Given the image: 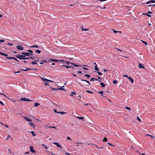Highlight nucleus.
I'll return each instance as SVG.
<instances>
[{
  "label": "nucleus",
  "instance_id": "f257e3e1",
  "mask_svg": "<svg viewBox=\"0 0 155 155\" xmlns=\"http://www.w3.org/2000/svg\"><path fill=\"white\" fill-rule=\"evenodd\" d=\"M25 56L24 55H16V57L20 59L21 60H25Z\"/></svg>",
  "mask_w": 155,
  "mask_h": 155
},
{
  "label": "nucleus",
  "instance_id": "f03ea898",
  "mask_svg": "<svg viewBox=\"0 0 155 155\" xmlns=\"http://www.w3.org/2000/svg\"><path fill=\"white\" fill-rule=\"evenodd\" d=\"M19 101H31V100L29 99L28 98H26L21 97L20 98V100Z\"/></svg>",
  "mask_w": 155,
  "mask_h": 155
},
{
  "label": "nucleus",
  "instance_id": "7ed1b4c3",
  "mask_svg": "<svg viewBox=\"0 0 155 155\" xmlns=\"http://www.w3.org/2000/svg\"><path fill=\"white\" fill-rule=\"evenodd\" d=\"M21 54L27 56L33 55V54L28 52H22Z\"/></svg>",
  "mask_w": 155,
  "mask_h": 155
},
{
  "label": "nucleus",
  "instance_id": "20e7f679",
  "mask_svg": "<svg viewBox=\"0 0 155 155\" xmlns=\"http://www.w3.org/2000/svg\"><path fill=\"white\" fill-rule=\"evenodd\" d=\"M41 79L43 81H48V82H53V83L54 82L53 81H52L51 80H48V79L45 78H43L42 77H41Z\"/></svg>",
  "mask_w": 155,
  "mask_h": 155
},
{
  "label": "nucleus",
  "instance_id": "39448f33",
  "mask_svg": "<svg viewBox=\"0 0 155 155\" xmlns=\"http://www.w3.org/2000/svg\"><path fill=\"white\" fill-rule=\"evenodd\" d=\"M16 48L19 50H24L23 47L21 45H18L16 46Z\"/></svg>",
  "mask_w": 155,
  "mask_h": 155
},
{
  "label": "nucleus",
  "instance_id": "423d86ee",
  "mask_svg": "<svg viewBox=\"0 0 155 155\" xmlns=\"http://www.w3.org/2000/svg\"><path fill=\"white\" fill-rule=\"evenodd\" d=\"M24 118L28 121H32V120L31 119H30L28 117H22Z\"/></svg>",
  "mask_w": 155,
  "mask_h": 155
},
{
  "label": "nucleus",
  "instance_id": "0eeeda50",
  "mask_svg": "<svg viewBox=\"0 0 155 155\" xmlns=\"http://www.w3.org/2000/svg\"><path fill=\"white\" fill-rule=\"evenodd\" d=\"M50 60L51 61H55V62H58V61L61 62V61H62V62H65V61H64L63 60H56V59H51Z\"/></svg>",
  "mask_w": 155,
  "mask_h": 155
},
{
  "label": "nucleus",
  "instance_id": "6e6552de",
  "mask_svg": "<svg viewBox=\"0 0 155 155\" xmlns=\"http://www.w3.org/2000/svg\"><path fill=\"white\" fill-rule=\"evenodd\" d=\"M30 151L32 153H35V150L34 149V147L32 146H31L30 147Z\"/></svg>",
  "mask_w": 155,
  "mask_h": 155
},
{
  "label": "nucleus",
  "instance_id": "1a4fd4ad",
  "mask_svg": "<svg viewBox=\"0 0 155 155\" xmlns=\"http://www.w3.org/2000/svg\"><path fill=\"white\" fill-rule=\"evenodd\" d=\"M138 67L139 68H142L144 69L145 68L143 66L141 63H139L138 64Z\"/></svg>",
  "mask_w": 155,
  "mask_h": 155
},
{
  "label": "nucleus",
  "instance_id": "9d476101",
  "mask_svg": "<svg viewBox=\"0 0 155 155\" xmlns=\"http://www.w3.org/2000/svg\"><path fill=\"white\" fill-rule=\"evenodd\" d=\"M94 80H95L96 81H98L99 82L101 81L97 79L96 78H91L90 80V81H94Z\"/></svg>",
  "mask_w": 155,
  "mask_h": 155
},
{
  "label": "nucleus",
  "instance_id": "9b49d317",
  "mask_svg": "<svg viewBox=\"0 0 155 155\" xmlns=\"http://www.w3.org/2000/svg\"><path fill=\"white\" fill-rule=\"evenodd\" d=\"M53 144L56 145L58 147H60L61 149H62V147L58 143H54Z\"/></svg>",
  "mask_w": 155,
  "mask_h": 155
},
{
  "label": "nucleus",
  "instance_id": "f8f14e48",
  "mask_svg": "<svg viewBox=\"0 0 155 155\" xmlns=\"http://www.w3.org/2000/svg\"><path fill=\"white\" fill-rule=\"evenodd\" d=\"M98 92L100 93V94H101V95L103 96V97H105L106 98V97L105 96H104V92H103V91H98Z\"/></svg>",
  "mask_w": 155,
  "mask_h": 155
},
{
  "label": "nucleus",
  "instance_id": "ddd939ff",
  "mask_svg": "<svg viewBox=\"0 0 155 155\" xmlns=\"http://www.w3.org/2000/svg\"><path fill=\"white\" fill-rule=\"evenodd\" d=\"M26 68V69H20L23 71H28V70H30L32 69H31V68Z\"/></svg>",
  "mask_w": 155,
  "mask_h": 155
},
{
  "label": "nucleus",
  "instance_id": "4468645a",
  "mask_svg": "<svg viewBox=\"0 0 155 155\" xmlns=\"http://www.w3.org/2000/svg\"><path fill=\"white\" fill-rule=\"evenodd\" d=\"M128 78L131 81L132 83H134V80L133 79H132L131 77H128Z\"/></svg>",
  "mask_w": 155,
  "mask_h": 155
},
{
  "label": "nucleus",
  "instance_id": "2eb2a0df",
  "mask_svg": "<svg viewBox=\"0 0 155 155\" xmlns=\"http://www.w3.org/2000/svg\"><path fill=\"white\" fill-rule=\"evenodd\" d=\"M77 118L78 119H79L82 120H83V121L84 120V117L78 116L77 117Z\"/></svg>",
  "mask_w": 155,
  "mask_h": 155
},
{
  "label": "nucleus",
  "instance_id": "dca6fc26",
  "mask_svg": "<svg viewBox=\"0 0 155 155\" xmlns=\"http://www.w3.org/2000/svg\"><path fill=\"white\" fill-rule=\"evenodd\" d=\"M29 58H30V59H31L32 60H34L35 61H38V59H35L34 58L30 57H29Z\"/></svg>",
  "mask_w": 155,
  "mask_h": 155
},
{
  "label": "nucleus",
  "instance_id": "f3484780",
  "mask_svg": "<svg viewBox=\"0 0 155 155\" xmlns=\"http://www.w3.org/2000/svg\"><path fill=\"white\" fill-rule=\"evenodd\" d=\"M81 81H84L86 82L87 83H88L89 84L91 85L90 83L88 81H87L83 79H81Z\"/></svg>",
  "mask_w": 155,
  "mask_h": 155
},
{
  "label": "nucleus",
  "instance_id": "a211bd4d",
  "mask_svg": "<svg viewBox=\"0 0 155 155\" xmlns=\"http://www.w3.org/2000/svg\"><path fill=\"white\" fill-rule=\"evenodd\" d=\"M112 31H113V32L114 33H117V32H119L120 33H121V31H116L115 30H114V29H112L111 30Z\"/></svg>",
  "mask_w": 155,
  "mask_h": 155
},
{
  "label": "nucleus",
  "instance_id": "6ab92c4d",
  "mask_svg": "<svg viewBox=\"0 0 155 155\" xmlns=\"http://www.w3.org/2000/svg\"><path fill=\"white\" fill-rule=\"evenodd\" d=\"M61 67H66L67 68H74L72 67H71V66H66V65H62L61 66Z\"/></svg>",
  "mask_w": 155,
  "mask_h": 155
},
{
  "label": "nucleus",
  "instance_id": "aec40b11",
  "mask_svg": "<svg viewBox=\"0 0 155 155\" xmlns=\"http://www.w3.org/2000/svg\"><path fill=\"white\" fill-rule=\"evenodd\" d=\"M0 54L2 55H4L5 56L7 57L8 55L7 54L4 53L2 52H1L0 53Z\"/></svg>",
  "mask_w": 155,
  "mask_h": 155
},
{
  "label": "nucleus",
  "instance_id": "412c9836",
  "mask_svg": "<svg viewBox=\"0 0 155 155\" xmlns=\"http://www.w3.org/2000/svg\"><path fill=\"white\" fill-rule=\"evenodd\" d=\"M73 94H74L75 95H76V93L75 92H72V93L71 94H70V95L74 97Z\"/></svg>",
  "mask_w": 155,
  "mask_h": 155
},
{
  "label": "nucleus",
  "instance_id": "4be33fe9",
  "mask_svg": "<svg viewBox=\"0 0 155 155\" xmlns=\"http://www.w3.org/2000/svg\"><path fill=\"white\" fill-rule=\"evenodd\" d=\"M38 46L37 45L30 46V47L31 48H38Z\"/></svg>",
  "mask_w": 155,
  "mask_h": 155
},
{
  "label": "nucleus",
  "instance_id": "5701e85b",
  "mask_svg": "<svg viewBox=\"0 0 155 155\" xmlns=\"http://www.w3.org/2000/svg\"><path fill=\"white\" fill-rule=\"evenodd\" d=\"M40 104L37 103H35L34 104V106L35 107H37L40 105Z\"/></svg>",
  "mask_w": 155,
  "mask_h": 155
},
{
  "label": "nucleus",
  "instance_id": "b1692460",
  "mask_svg": "<svg viewBox=\"0 0 155 155\" xmlns=\"http://www.w3.org/2000/svg\"><path fill=\"white\" fill-rule=\"evenodd\" d=\"M42 146L45 149H48V148L45 145H44V144H42Z\"/></svg>",
  "mask_w": 155,
  "mask_h": 155
},
{
  "label": "nucleus",
  "instance_id": "393cba45",
  "mask_svg": "<svg viewBox=\"0 0 155 155\" xmlns=\"http://www.w3.org/2000/svg\"><path fill=\"white\" fill-rule=\"evenodd\" d=\"M142 14L146 15L148 17H151V16L150 15L148 14V13H143Z\"/></svg>",
  "mask_w": 155,
  "mask_h": 155
},
{
  "label": "nucleus",
  "instance_id": "a878e982",
  "mask_svg": "<svg viewBox=\"0 0 155 155\" xmlns=\"http://www.w3.org/2000/svg\"><path fill=\"white\" fill-rule=\"evenodd\" d=\"M7 58L9 60L13 59L14 58V57H8L6 58Z\"/></svg>",
  "mask_w": 155,
  "mask_h": 155
},
{
  "label": "nucleus",
  "instance_id": "bb28decb",
  "mask_svg": "<svg viewBox=\"0 0 155 155\" xmlns=\"http://www.w3.org/2000/svg\"><path fill=\"white\" fill-rule=\"evenodd\" d=\"M71 64L74 65V66H75V67H79V66H79V65H77L75 64L74 63H71Z\"/></svg>",
  "mask_w": 155,
  "mask_h": 155
},
{
  "label": "nucleus",
  "instance_id": "cd10ccee",
  "mask_svg": "<svg viewBox=\"0 0 155 155\" xmlns=\"http://www.w3.org/2000/svg\"><path fill=\"white\" fill-rule=\"evenodd\" d=\"M100 84L101 85V87H104L105 86V85L103 83L101 82L100 83Z\"/></svg>",
  "mask_w": 155,
  "mask_h": 155
},
{
  "label": "nucleus",
  "instance_id": "c85d7f7f",
  "mask_svg": "<svg viewBox=\"0 0 155 155\" xmlns=\"http://www.w3.org/2000/svg\"><path fill=\"white\" fill-rule=\"evenodd\" d=\"M81 30H84V31H86L87 30H88L89 29H88V28H87V29L84 28H83L82 26L81 27Z\"/></svg>",
  "mask_w": 155,
  "mask_h": 155
},
{
  "label": "nucleus",
  "instance_id": "c756f323",
  "mask_svg": "<svg viewBox=\"0 0 155 155\" xmlns=\"http://www.w3.org/2000/svg\"><path fill=\"white\" fill-rule=\"evenodd\" d=\"M32 134V135L33 136H36V134H35L34 132L33 131H31L30 132Z\"/></svg>",
  "mask_w": 155,
  "mask_h": 155
},
{
  "label": "nucleus",
  "instance_id": "7c9ffc66",
  "mask_svg": "<svg viewBox=\"0 0 155 155\" xmlns=\"http://www.w3.org/2000/svg\"><path fill=\"white\" fill-rule=\"evenodd\" d=\"M84 76L85 77H88V78H90V75L89 74H85V75H84Z\"/></svg>",
  "mask_w": 155,
  "mask_h": 155
},
{
  "label": "nucleus",
  "instance_id": "2f4dec72",
  "mask_svg": "<svg viewBox=\"0 0 155 155\" xmlns=\"http://www.w3.org/2000/svg\"><path fill=\"white\" fill-rule=\"evenodd\" d=\"M29 124L32 127L34 128V126H35V125H34L32 123H29Z\"/></svg>",
  "mask_w": 155,
  "mask_h": 155
},
{
  "label": "nucleus",
  "instance_id": "473e14b6",
  "mask_svg": "<svg viewBox=\"0 0 155 155\" xmlns=\"http://www.w3.org/2000/svg\"><path fill=\"white\" fill-rule=\"evenodd\" d=\"M35 52L38 54H40L41 52V51L39 50H36Z\"/></svg>",
  "mask_w": 155,
  "mask_h": 155
},
{
  "label": "nucleus",
  "instance_id": "72a5a7b5",
  "mask_svg": "<svg viewBox=\"0 0 155 155\" xmlns=\"http://www.w3.org/2000/svg\"><path fill=\"white\" fill-rule=\"evenodd\" d=\"M31 64H37V63L36 62V61H32V62H31Z\"/></svg>",
  "mask_w": 155,
  "mask_h": 155
},
{
  "label": "nucleus",
  "instance_id": "f704fd0d",
  "mask_svg": "<svg viewBox=\"0 0 155 155\" xmlns=\"http://www.w3.org/2000/svg\"><path fill=\"white\" fill-rule=\"evenodd\" d=\"M107 138L106 137H104V139L103 140V141L106 142V141H107Z\"/></svg>",
  "mask_w": 155,
  "mask_h": 155
},
{
  "label": "nucleus",
  "instance_id": "c9c22d12",
  "mask_svg": "<svg viewBox=\"0 0 155 155\" xmlns=\"http://www.w3.org/2000/svg\"><path fill=\"white\" fill-rule=\"evenodd\" d=\"M117 80H115L114 81H113V83L114 84H117Z\"/></svg>",
  "mask_w": 155,
  "mask_h": 155
},
{
  "label": "nucleus",
  "instance_id": "e433bc0d",
  "mask_svg": "<svg viewBox=\"0 0 155 155\" xmlns=\"http://www.w3.org/2000/svg\"><path fill=\"white\" fill-rule=\"evenodd\" d=\"M141 41H142V42L145 45H147V43L146 41H143L142 40H141Z\"/></svg>",
  "mask_w": 155,
  "mask_h": 155
},
{
  "label": "nucleus",
  "instance_id": "4c0bfd02",
  "mask_svg": "<svg viewBox=\"0 0 155 155\" xmlns=\"http://www.w3.org/2000/svg\"><path fill=\"white\" fill-rule=\"evenodd\" d=\"M125 109H127L128 110H129L130 111H131L130 108V107H125Z\"/></svg>",
  "mask_w": 155,
  "mask_h": 155
},
{
  "label": "nucleus",
  "instance_id": "58836bf2",
  "mask_svg": "<svg viewBox=\"0 0 155 155\" xmlns=\"http://www.w3.org/2000/svg\"><path fill=\"white\" fill-rule=\"evenodd\" d=\"M95 70H97V71H98L99 70V69L97 68V65H95Z\"/></svg>",
  "mask_w": 155,
  "mask_h": 155
},
{
  "label": "nucleus",
  "instance_id": "ea45409f",
  "mask_svg": "<svg viewBox=\"0 0 155 155\" xmlns=\"http://www.w3.org/2000/svg\"><path fill=\"white\" fill-rule=\"evenodd\" d=\"M8 150V152L9 153H13V154H14L13 153V152L10 149H9Z\"/></svg>",
  "mask_w": 155,
  "mask_h": 155
},
{
  "label": "nucleus",
  "instance_id": "a19ab883",
  "mask_svg": "<svg viewBox=\"0 0 155 155\" xmlns=\"http://www.w3.org/2000/svg\"><path fill=\"white\" fill-rule=\"evenodd\" d=\"M66 113L65 112H59V114H66Z\"/></svg>",
  "mask_w": 155,
  "mask_h": 155
},
{
  "label": "nucleus",
  "instance_id": "79ce46f5",
  "mask_svg": "<svg viewBox=\"0 0 155 155\" xmlns=\"http://www.w3.org/2000/svg\"><path fill=\"white\" fill-rule=\"evenodd\" d=\"M58 89H59V90H62V91H64V88H63L62 87L58 88Z\"/></svg>",
  "mask_w": 155,
  "mask_h": 155
},
{
  "label": "nucleus",
  "instance_id": "37998d69",
  "mask_svg": "<svg viewBox=\"0 0 155 155\" xmlns=\"http://www.w3.org/2000/svg\"><path fill=\"white\" fill-rule=\"evenodd\" d=\"M28 51L30 53H31V54H32V53H33V51L30 50H28Z\"/></svg>",
  "mask_w": 155,
  "mask_h": 155
},
{
  "label": "nucleus",
  "instance_id": "c03bdc74",
  "mask_svg": "<svg viewBox=\"0 0 155 155\" xmlns=\"http://www.w3.org/2000/svg\"><path fill=\"white\" fill-rule=\"evenodd\" d=\"M54 112L55 113H56L57 114H59V111H57L55 109H54Z\"/></svg>",
  "mask_w": 155,
  "mask_h": 155
},
{
  "label": "nucleus",
  "instance_id": "a18cd8bd",
  "mask_svg": "<svg viewBox=\"0 0 155 155\" xmlns=\"http://www.w3.org/2000/svg\"><path fill=\"white\" fill-rule=\"evenodd\" d=\"M13 59L15 61H16L17 62H19V61L17 59H16V58L15 57H14Z\"/></svg>",
  "mask_w": 155,
  "mask_h": 155
},
{
  "label": "nucleus",
  "instance_id": "49530a36",
  "mask_svg": "<svg viewBox=\"0 0 155 155\" xmlns=\"http://www.w3.org/2000/svg\"><path fill=\"white\" fill-rule=\"evenodd\" d=\"M86 91L87 92H88V93H91V94H93V92H92V91H89V90L87 91Z\"/></svg>",
  "mask_w": 155,
  "mask_h": 155
},
{
  "label": "nucleus",
  "instance_id": "de8ad7c7",
  "mask_svg": "<svg viewBox=\"0 0 155 155\" xmlns=\"http://www.w3.org/2000/svg\"><path fill=\"white\" fill-rule=\"evenodd\" d=\"M137 120L139 121L140 122L141 121V120H140V119L139 118V117H137Z\"/></svg>",
  "mask_w": 155,
  "mask_h": 155
},
{
  "label": "nucleus",
  "instance_id": "09e8293b",
  "mask_svg": "<svg viewBox=\"0 0 155 155\" xmlns=\"http://www.w3.org/2000/svg\"><path fill=\"white\" fill-rule=\"evenodd\" d=\"M150 3H151V1L150 0V1H148V2H146V4H149Z\"/></svg>",
  "mask_w": 155,
  "mask_h": 155
},
{
  "label": "nucleus",
  "instance_id": "8fccbe9b",
  "mask_svg": "<svg viewBox=\"0 0 155 155\" xmlns=\"http://www.w3.org/2000/svg\"><path fill=\"white\" fill-rule=\"evenodd\" d=\"M44 84L45 85H48L49 86V85L48 84V83L47 82H45L44 83Z\"/></svg>",
  "mask_w": 155,
  "mask_h": 155
},
{
  "label": "nucleus",
  "instance_id": "3c124183",
  "mask_svg": "<svg viewBox=\"0 0 155 155\" xmlns=\"http://www.w3.org/2000/svg\"><path fill=\"white\" fill-rule=\"evenodd\" d=\"M14 72L15 73H19L20 72V71H18L17 72H15V71H14Z\"/></svg>",
  "mask_w": 155,
  "mask_h": 155
},
{
  "label": "nucleus",
  "instance_id": "603ef678",
  "mask_svg": "<svg viewBox=\"0 0 155 155\" xmlns=\"http://www.w3.org/2000/svg\"><path fill=\"white\" fill-rule=\"evenodd\" d=\"M97 7L98 8H103V9H105V7H104L102 8L100 6H97Z\"/></svg>",
  "mask_w": 155,
  "mask_h": 155
},
{
  "label": "nucleus",
  "instance_id": "864d4df0",
  "mask_svg": "<svg viewBox=\"0 0 155 155\" xmlns=\"http://www.w3.org/2000/svg\"><path fill=\"white\" fill-rule=\"evenodd\" d=\"M151 3H155V1L154 0H151Z\"/></svg>",
  "mask_w": 155,
  "mask_h": 155
},
{
  "label": "nucleus",
  "instance_id": "5fc2aeb1",
  "mask_svg": "<svg viewBox=\"0 0 155 155\" xmlns=\"http://www.w3.org/2000/svg\"><path fill=\"white\" fill-rule=\"evenodd\" d=\"M25 59H30V58H29V57H26L25 56Z\"/></svg>",
  "mask_w": 155,
  "mask_h": 155
},
{
  "label": "nucleus",
  "instance_id": "6e6d98bb",
  "mask_svg": "<svg viewBox=\"0 0 155 155\" xmlns=\"http://www.w3.org/2000/svg\"><path fill=\"white\" fill-rule=\"evenodd\" d=\"M108 145H110V146H114L113 145H112V144L111 143H107Z\"/></svg>",
  "mask_w": 155,
  "mask_h": 155
},
{
  "label": "nucleus",
  "instance_id": "4d7b16f0",
  "mask_svg": "<svg viewBox=\"0 0 155 155\" xmlns=\"http://www.w3.org/2000/svg\"><path fill=\"white\" fill-rule=\"evenodd\" d=\"M0 104H1L2 105H4V104H3V102H2L1 101H0Z\"/></svg>",
  "mask_w": 155,
  "mask_h": 155
},
{
  "label": "nucleus",
  "instance_id": "13d9d810",
  "mask_svg": "<svg viewBox=\"0 0 155 155\" xmlns=\"http://www.w3.org/2000/svg\"><path fill=\"white\" fill-rule=\"evenodd\" d=\"M8 45H13V44H10V43H8V44H7Z\"/></svg>",
  "mask_w": 155,
  "mask_h": 155
},
{
  "label": "nucleus",
  "instance_id": "bf43d9fd",
  "mask_svg": "<svg viewBox=\"0 0 155 155\" xmlns=\"http://www.w3.org/2000/svg\"><path fill=\"white\" fill-rule=\"evenodd\" d=\"M66 62L68 64H71V62H70L68 61H66Z\"/></svg>",
  "mask_w": 155,
  "mask_h": 155
},
{
  "label": "nucleus",
  "instance_id": "052dcab7",
  "mask_svg": "<svg viewBox=\"0 0 155 155\" xmlns=\"http://www.w3.org/2000/svg\"><path fill=\"white\" fill-rule=\"evenodd\" d=\"M98 73L99 75H101L102 74L101 72H98Z\"/></svg>",
  "mask_w": 155,
  "mask_h": 155
},
{
  "label": "nucleus",
  "instance_id": "680f3d73",
  "mask_svg": "<svg viewBox=\"0 0 155 155\" xmlns=\"http://www.w3.org/2000/svg\"><path fill=\"white\" fill-rule=\"evenodd\" d=\"M123 77H126L127 78H128V76L127 75H124L123 76Z\"/></svg>",
  "mask_w": 155,
  "mask_h": 155
},
{
  "label": "nucleus",
  "instance_id": "e2e57ef3",
  "mask_svg": "<svg viewBox=\"0 0 155 155\" xmlns=\"http://www.w3.org/2000/svg\"><path fill=\"white\" fill-rule=\"evenodd\" d=\"M67 139L68 140H71V139L69 137H67Z\"/></svg>",
  "mask_w": 155,
  "mask_h": 155
},
{
  "label": "nucleus",
  "instance_id": "0e129e2a",
  "mask_svg": "<svg viewBox=\"0 0 155 155\" xmlns=\"http://www.w3.org/2000/svg\"><path fill=\"white\" fill-rule=\"evenodd\" d=\"M117 49L119 51H122V50H121L120 49H119V48H117Z\"/></svg>",
  "mask_w": 155,
  "mask_h": 155
},
{
  "label": "nucleus",
  "instance_id": "69168bd1",
  "mask_svg": "<svg viewBox=\"0 0 155 155\" xmlns=\"http://www.w3.org/2000/svg\"><path fill=\"white\" fill-rule=\"evenodd\" d=\"M83 69L84 70H88V68H85V67H83Z\"/></svg>",
  "mask_w": 155,
  "mask_h": 155
},
{
  "label": "nucleus",
  "instance_id": "338daca9",
  "mask_svg": "<svg viewBox=\"0 0 155 155\" xmlns=\"http://www.w3.org/2000/svg\"><path fill=\"white\" fill-rule=\"evenodd\" d=\"M0 42H3L4 41L3 40H0Z\"/></svg>",
  "mask_w": 155,
  "mask_h": 155
},
{
  "label": "nucleus",
  "instance_id": "774afa93",
  "mask_svg": "<svg viewBox=\"0 0 155 155\" xmlns=\"http://www.w3.org/2000/svg\"><path fill=\"white\" fill-rule=\"evenodd\" d=\"M147 13L148 14V13H150V14H152V12H150V11H149Z\"/></svg>",
  "mask_w": 155,
  "mask_h": 155
}]
</instances>
